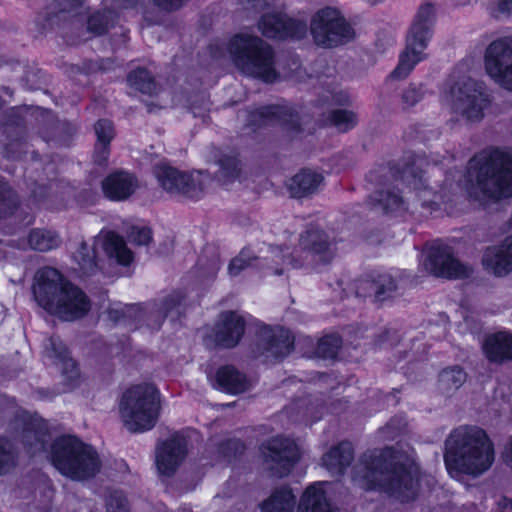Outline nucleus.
<instances>
[{
    "instance_id": "1",
    "label": "nucleus",
    "mask_w": 512,
    "mask_h": 512,
    "mask_svg": "<svg viewBox=\"0 0 512 512\" xmlns=\"http://www.w3.org/2000/svg\"><path fill=\"white\" fill-rule=\"evenodd\" d=\"M355 480L365 489H379L401 502L413 499L422 478L413 451L391 449L365 454L356 466Z\"/></svg>"
},
{
    "instance_id": "2",
    "label": "nucleus",
    "mask_w": 512,
    "mask_h": 512,
    "mask_svg": "<svg viewBox=\"0 0 512 512\" xmlns=\"http://www.w3.org/2000/svg\"><path fill=\"white\" fill-rule=\"evenodd\" d=\"M333 257V250L327 242L326 236L319 230H309L298 239V245L290 249L286 247H273L265 255L256 257L250 249H244L231 260L228 272L231 276L239 275L247 267H271L275 273H282L284 268L301 267L305 262L326 263Z\"/></svg>"
},
{
    "instance_id": "3",
    "label": "nucleus",
    "mask_w": 512,
    "mask_h": 512,
    "mask_svg": "<svg viewBox=\"0 0 512 512\" xmlns=\"http://www.w3.org/2000/svg\"><path fill=\"white\" fill-rule=\"evenodd\" d=\"M444 461L449 475L461 481L464 475L478 476L494 461V447L478 427H459L448 437Z\"/></svg>"
},
{
    "instance_id": "4",
    "label": "nucleus",
    "mask_w": 512,
    "mask_h": 512,
    "mask_svg": "<svg viewBox=\"0 0 512 512\" xmlns=\"http://www.w3.org/2000/svg\"><path fill=\"white\" fill-rule=\"evenodd\" d=\"M468 193L487 203L512 196V151H484L470 160Z\"/></svg>"
},
{
    "instance_id": "5",
    "label": "nucleus",
    "mask_w": 512,
    "mask_h": 512,
    "mask_svg": "<svg viewBox=\"0 0 512 512\" xmlns=\"http://www.w3.org/2000/svg\"><path fill=\"white\" fill-rule=\"evenodd\" d=\"M33 292L38 304L63 320H74L89 310L86 295L65 281L54 268L40 269L35 277Z\"/></svg>"
},
{
    "instance_id": "6",
    "label": "nucleus",
    "mask_w": 512,
    "mask_h": 512,
    "mask_svg": "<svg viewBox=\"0 0 512 512\" xmlns=\"http://www.w3.org/2000/svg\"><path fill=\"white\" fill-rule=\"evenodd\" d=\"M54 467L73 480H84L94 476L100 468L96 451L73 436L57 439L50 452Z\"/></svg>"
},
{
    "instance_id": "7",
    "label": "nucleus",
    "mask_w": 512,
    "mask_h": 512,
    "mask_svg": "<svg viewBox=\"0 0 512 512\" xmlns=\"http://www.w3.org/2000/svg\"><path fill=\"white\" fill-rule=\"evenodd\" d=\"M159 410V392L155 386L146 383L128 388L119 405L123 424L132 432H143L154 427Z\"/></svg>"
},
{
    "instance_id": "8",
    "label": "nucleus",
    "mask_w": 512,
    "mask_h": 512,
    "mask_svg": "<svg viewBox=\"0 0 512 512\" xmlns=\"http://www.w3.org/2000/svg\"><path fill=\"white\" fill-rule=\"evenodd\" d=\"M441 102L455 116L469 122L483 118L489 100L480 84L468 76L453 75L445 84Z\"/></svg>"
},
{
    "instance_id": "9",
    "label": "nucleus",
    "mask_w": 512,
    "mask_h": 512,
    "mask_svg": "<svg viewBox=\"0 0 512 512\" xmlns=\"http://www.w3.org/2000/svg\"><path fill=\"white\" fill-rule=\"evenodd\" d=\"M229 51L235 65L244 74L265 82L276 79L272 50L261 39L248 34L237 35L231 40Z\"/></svg>"
},
{
    "instance_id": "10",
    "label": "nucleus",
    "mask_w": 512,
    "mask_h": 512,
    "mask_svg": "<svg viewBox=\"0 0 512 512\" xmlns=\"http://www.w3.org/2000/svg\"><path fill=\"white\" fill-rule=\"evenodd\" d=\"M434 16L435 8L431 4H425L418 10L406 38L405 50L400 55L399 64L392 73L394 78L407 77L414 67L427 57L425 50L431 38L430 26Z\"/></svg>"
},
{
    "instance_id": "11",
    "label": "nucleus",
    "mask_w": 512,
    "mask_h": 512,
    "mask_svg": "<svg viewBox=\"0 0 512 512\" xmlns=\"http://www.w3.org/2000/svg\"><path fill=\"white\" fill-rule=\"evenodd\" d=\"M328 484L316 482L308 486L304 491L296 512H335L326 501V489ZM295 503V496L289 488L275 490L266 499L261 509L263 512H291Z\"/></svg>"
},
{
    "instance_id": "12",
    "label": "nucleus",
    "mask_w": 512,
    "mask_h": 512,
    "mask_svg": "<svg viewBox=\"0 0 512 512\" xmlns=\"http://www.w3.org/2000/svg\"><path fill=\"white\" fill-rule=\"evenodd\" d=\"M310 29L315 43L325 48L338 46L353 37V30L342 13L331 7L313 16Z\"/></svg>"
},
{
    "instance_id": "13",
    "label": "nucleus",
    "mask_w": 512,
    "mask_h": 512,
    "mask_svg": "<svg viewBox=\"0 0 512 512\" xmlns=\"http://www.w3.org/2000/svg\"><path fill=\"white\" fill-rule=\"evenodd\" d=\"M155 176L167 193L189 199H199L210 182L209 176L202 172L184 173L167 165L158 166Z\"/></svg>"
},
{
    "instance_id": "14",
    "label": "nucleus",
    "mask_w": 512,
    "mask_h": 512,
    "mask_svg": "<svg viewBox=\"0 0 512 512\" xmlns=\"http://www.w3.org/2000/svg\"><path fill=\"white\" fill-rule=\"evenodd\" d=\"M101 253L123 266L133 261V253L127 248L123 239L113 232L98 235L91 251L86 244H83L75 258L84 270H88L95 264V260Z\"/></svg>"
},
{
    "instance_id": "15",
    "label": "nucleus",
    "mask_w": 512,
    "mask_h": 512,
    "mask_svg": "<svg viewBox=\"0 0 512 512\" xmlns=\"http://www.w3.org/2000/svg\"><path fill=\"white\" fill-rule=\"evenodd\" d=\"M420 261L427 272L438 277L462 278L469 274V268L454 257L452 249L440 242L426 246Z\"/></svg>"
},
{
    "instance_id": "16",
    "label": "nucleus",
    "mask_w": 512,
    "mask_h": 512,
    "mask_svg": "<svg viewBox=\"0 0 512 512\" xmlns=\"http://www.w3.org/2000/svg\"><path fill=\"white\" fill-rule=\"evenodd\" d=\"M485 68L496 83L512 91V38L498 39L489 45Z\"/></svg>"
},
{
    "instance_id": "17",
    "label": "nucleus",
    "mask_w": 512,
    "mask_h": 512,
    "mask_svg": "<svg viewBox=\"0 0 512 512\" xmlns=\"http://www.w3.org/2000/svg\"><path fill=\"white\" fill-rule=\"evenodd\" d=\"M259 29L268 38H301L306 33V23L286 17L281 11L271 10L263 14Z\"/></svg>"
},
{
    "instance_id": "18",
    "label": "nucleus",
    "mask_w": 512,
    "mask_h": 512,
    "mask_svg": "<svg viewBox=\"0 0 512 512\" xmlns=\"http://www.w3.org/2000/svg\"><path fill=\"white\" fill-rule=\"evenodd\" d=\"M264 454L274 463L270 468L275 471V475L282 477L290 472L298 459L299 449L290 439L275 438L267 444Z\"/></svg>"
},
{
    "instance_id": "19",
    "label": "nucleus",
    "mask_w": 512,
    "mask_h": 512,
    "mask_svg": "<svg viewBox=\"0 0 512 512\" xmlns=\"http://www.w3.org/2000/svg\"><path fill=\"white\" fill-rule=\"evenodd\" d=\"M264 354L267 359L278 360L287 356L293 348V337L289 330L282 327L268 328L261 331Z\"/></svg>"
},
{
    "instance_id": "20",
    "label": "nucleus",
    "mask_w": 512,
    "mask_h": 512,
    "mask_svg": "<svg viewBox=\"0 0 512 512\" xmlns=\"http://www.w3.org/2000/svg\"><path fill=\"white\" fill-rule=\"evenodd\" d=\"M484 267L495 275H503L512 270V235L499 246H491L483 255Z\"/></svg>"
},
{
    "instance_id": "21",
    "label": "nucleus",
    "mask_w": 512,
    "mask_h": 512,
    "mask_svg": "<svg viewBox=\"0 0 512 512\" xmlns=\"http://www.w3.org/2000/svg\"><path fill=\"white\" fill-rule=\"evenodd\" d=\"M138 188L134 175L126 171H117L108 175L102 182L105 196L114 201L125 200Z\"/></svg>"
},
{
    "instance_id": "22",
    "label": "nucleus",
    "mask_w": 512,
    "mask_h": 512,
    "mask_svg": "<svg viewBox=\"0 0 512 512\" xmlns=\"http://www.w3.org/2000/svg\"><path fill=\"white\" fill-rule=\"evenodd\" d=\"M244 319L234 312L223 313L215 335V342L224 347H233L244 333Z\"/></svg>"
},
{
    "instance_id": "23",
    "label": "nucleus",
    "mask_w": 512,
    "mask_h": 512,
    "mask_svg": "<svg viewBox=\"0 0 512 512\" xmlns=\"http://www.w3.org/2000/svg\"><path fill=\"white\" fill-rule=\"evenodd\" d=\"M185 456L184 446L176 441H167L157 450L156 465L159 473L170 475Z\"/></svg>"
},
{
    "instance_id": "24",
    "label": "nucleus",
    "mask_w": 512,
    "mask_h": 512,
    "mask_svg": "<svg viewBox=\"0 0 512 512\" xmlns=\"http://www.w3.org/2000/svg\"><path fill=\"white\" fill-rule=\"evenodd\" d=\"M483 349L491 361L512 359V333L503 331L488 336Z\"/></svg>"
},
{
    "instance_id": "25",
    "label": "nucleus",
    "mask_w": 512,
    "mask_h": 512,
    "mask_svg": "<svg viewBox=\"0 0 512 512\" xmlns=\"http://www.w3.org/2000/svg\"><path fill=\"white\" fill-rule=\"evenodd\" d=\"M215 385L219 390L231 394L243 392L247 388L245 377L230 366L217 371Z\"/></svg>"
},
{
    "instance_id": "26",
    "label": "nucleus",
    "mask_w": 512,
    "mask_h": 512,
    "mask_svg": "<svg viewBox=\"0 0 512 512\" xmlns=\"http://www.w3.org/2000/svg\"><path fill=\"white\" fill-rule=\"evenodd\" d=\"M321 174L311 170H303L291 178L287 184L294 197H302L313 192L322 182Z\"/></svg>"
},
{
    "instance_id": "27",
    "label": "nucleus",
    "mask_w": 512,
    "mask_h": 512,
    "mask_svg": "<svg viewBox=\"0 0 512 512\" xmlns=\"http://www.w3.org/2000/svg\"><path fill=\"white\" fill-rule=\"evenodd\" d=\"M352 459L350 443H341L323 457V465L332 473H341Z\"/></svg>"
},
{
    "instance_id": "28",
    "label": "nucleus",
    "mask_w": 512,
    "mask_h": 512,
    "mask_svg": "<svg viewBox=\"0 0 512 512\" xmlns=\"http://www.w3.org/2000/svg\"><path fill=\"white\" fill-rule=\"evenodd\" d=\"M95 133L97 136V143L95 146L96 160L98 162H103L108 157V146L114 135L112 123L107 120L97 122L95 125Z\"/></svg>"
},
{
    "instance_id": "29",
    "label": "nucleus",
    "mask_w": 512,
    "mask_h": 512,
    "mask_svg": "<svg viewBox=\"0 0 512 512\" xmlns=\"http://www.w3.org/2000/svg\"><path fill=\"white\" fill-rule=\"evenodd\" d=\"M60 243L58 235L50 230H33L30 232L27 245L34 250L48 251L56 248Z\"/></svg>"
},
{
    "instance_id": "30",
    "label": "nucleus",
    "mask_w": 512,
    "mask_h": 512,
    "mask_svg": "<svg viewBox=\"0 0 512 512\" xmlns=\"http://www.w3.org/2000/svg\"><path fill=\"white\" fill-rule=\"evenodd\" d=\"M465 379L466 374L462 369L458 367L445 369L440 373L439 387L443 392L448 393L458 389L464 383Z\"/></svg>"
},
{
    "instance_id": "31",
    "label": "nucleus",
    "mask_w": 512,
    "mask_h": 512,
    "mask_svg": "<svg viewBox=\"0 0 512 512\" xmlns=\"http://www.w3.org/2000/svg\"><path fill=\"white\" fill-rule=\"evenodd\" d=\"M380 205L387 213L399 215L409 209V205L403 200L398 192H387L381 194Z\"/></svg>"
},
{
    "instance_id": "32",
    "label": "nucleus",
    "mask_w": 512,
    "mask_h": 512,
    "mask_svg": "<svg viewBox=\"0 0 512 512\" xmlns=\"http://www.w3.org/2000/svg\"><path fill=\"white\" fill-rule=\"evenodd\" d=\"M127 81L130 87L142 93L150 94L154 91L155 88L150 74L145 69H139L131 72Z\"/></svg>"
},
{
    "instance_id": "33",
    "label": "nucleus",
    "mask_w": 512,
    "mask_h": 512,
    "mask_svg": "<svg viewBox=\"0 0 512 512\" xmlns=\"http://www.w3.org/2000/svg\"><path fill=\"white\" fill-rule=\"evenodd\" d=\"M357 117L352 111L337 110L331 115V124L340 131H347L354 127Z\"/></svg>"
},
{
    "instance_id": "34",
    "label": "nucleus",
    "mask_w": 512,
    "mask_h": 512,
    "mask_svg": "<svg viewBox=\"0 0 512 512\" xmlns=\"http://www.w3.org/2000/svg\"><path fill=\"white\" fill-rule=\"evenodd\" d=\"M340 344L341 341L338 336H325L318 343L317 353L323 358H333L337 355Z\"/></svg>"
},
{
    "instance_id": "35",
    "label": "nucleus",
    "mask_w": 512,
    "mask_h": 512,
    "mask_svg": "<svg viewBox=\"0 0 512 512\" xmlns=\"http://www.w3.org/2000/svg\"><path fill=\"white\" fill-rule=\"evenodd\" d=\"M15 463V455L9 441L0 439V474L7 472Z\"/></svg>"
},
{
    "instance_id": "36",
    "label": "nucleus",
    "mask_w": 512,
    "mask_h": 512,
    "mask_svg": "<svg viewBox=\"0 0 512 512\" xmlns=\"http://www.w3.org/2000/svg\"><path fill=\"white\" fill-rule=\"evenodd\" d=\"M219 165L221 172L219 178H227L230 180L238 176V162L234 157H226L220 161Z\"/></svg>"
},
{
    "instance_id": "37",
    "label": "nucleus",
    "mask_w": 512,
    "mask_h": 512,
    "mask_svg": "<svg viewBox=\"0 0 512 512\" xmlns=\"http://www.w3.org/2000/svg\"><path fill=\"white\" fill-rule=\"evenodd\" d=\"M39 424L37 423V420H34L33 423L29 424V426L25 429V432L27 435H25V438H28L30 436H33L35 439L34 444H30V449L34 448L35 450L43 449V433L41 430L38 429Z\"/></svg>"
},
{
    "instance_id": "38",
    "label": "nucleus",
    "mask_w": 512,
    "mask_h": 512,
    "mask_svg": "<svg viewBox=\"0 0 512 512\" xmlns=\"http://www.w3.org/2000/svg\"><path fill=\"white\" fill-rule=\"evenodd\" d=\"M130 238L138 245H147L151 240V231L147 227H134L130 233Z\"/></svg>"
},
{
    "instance_id": "39",
    "label": "nucleus",
    "mask_w": 512,
    "mask_h": 512,
    "mask_svg": "<svg viewBox=\"0 0 512 512\" xmlns=\"http://www.w3.org/2000/svg\"><path fill=\"white\" fill-rule=\"evenodd\" d=\"M107 512H128L126 499L121 493H115L110 497Z\"/></svg>"
},
{
    "instance_id": "40",
    "label": "nucleus",
    "mask_w": 512,
    "mask_h": 512,
    "mask_svg": "<svg viewBox=\"0 0 512 512\" xmlns=\"http://www.w3.org/2000/svg\"><path fill=\"white\" fill-rule=\"evenodd\" d=\"M416 196L418 200L421 201V205L423 208H432V204H436L435 198L437 197L435 193L429 188H420L416 192Z\"/></svg>"
},
{
    "instance_id": "41",
    "label": "nucleus",
    "mask_w": 512,
    "mask_h": 512,
    "mask_svg": "<svg viewBox=\"0 0 512 512\" xmlns=\"http://www.w3.org/2000/svg\"><path fill=\"white\" fill-rule=\"evenodd\" d=\"M492 9L497 17L509 15L512 12V0H496Z\"/></svg>"
},
{
    "instance_id": "42",
    "label": "nucleus",
    "mask_w": 512,
    "mask_h": 512,
    "mask_svg": "<svg viewBox=\"0 0 512 512\" xmlns=\"http://www.w3.org/2000/svg\"><path fill=\"white\" fill-rule=\"evenodd\" d=\"M55 363L57 366H59L61 369L65 371L68 369L74 370L76 367L74 361L71 358H69L67 354L64 352H59L55 356Z\"/></svg>"
},
{
    "instance_id": "43",
    "label": "nucleus",
    "mask_w": 512,
    "mask_h": 512,
    "mask_svg": "<svg viewBox=\"0 0 512 512\" xmlns=\"http://www.w3.org/2000/svg\"><path fill=\"white\" fill-rule=\"evenodd\" d=\"M421 97V92L415 86H410L403 94V100L407 105H414Z\"/></svg>"
},
{
    "instance_id": "44",
    "label": "nucleus",
    "mask_w": 512,
    "mask_h": 512,
    "mask_svg": "<svg viewBox=\"0 0 512 512\" xmlns=\"http://www.w3.org/2000/svg\"><path fill=\"white\" fill-rule=\"evenodd\" d=\"M155 3L165 9V10H173L179 8L184 0H154Z\"/></svg>"
},
{
    "instance_id": "45",
    "label": "nucleus",
    "mask_w": 512,
    "mask_h": 512,
    "mask_svg": "<svg viewBox=\"0 0 512 512\" xmlns=\"http://www.w3.org/2000/svg\"><path fill=\"white\" fill-rule=\"evenodd\" d=\"M283 108L281 107H277V106H272V107H267L265 108L262 112H261V115L262 116H265V117H277V118H280L282 113H283Z\"/></svg>"
},
{
    "instance_id": "46",
    "label": "nucleus",
    "mask_w": 512,
    "mask_h": 512,
    "mask_svg": "<svg viewBox=\"0 0 512 512\" xmlns=\"http://www.w3.org/2000/svg\"><path fill=\"white\" fill-rule=\"evenodd\" d=\"M6 186L0 182V216L4 214V208L7 206L6 197L4 195Z\"/></svg>"
},
{
    "instance_id": "47",
    "label": "nucleus",
    "mask_w": 512,
    "mask_h": 512,
    "mask_svg": "<svg viewBox=\"0 0 512 512\" xmlns=\"http://www.w3.org/2000/svg\"><path fill=\"white\" fill-rule=\"evenodd\" d=\"M178 304L179 303L176 298L171 297L164 303L163 309L165 312L170 313L174 308H176V306H178Z\"/></svg>"
},
{
    "instance_id": "48",
    "label": "nucleus",
    "mask_w": 512,
    "mask_h": 512,
    "mask_svg": "<svg viewBox=\"0 0 512 512\" xmlns=\"http://www.w3.org/2000/svg\"><path fill=\"white\" fill-rule=\"evenodd\" d=\"M504 457L507 463L512 466V438L505 448Z\"/></svg>"
},
{
    "instance_id": "49",
    "label": "nucleus",
    "mask_w": 512,
    "mask_h": 512,
    "mask_svg": "<svg viewBox=\"0 0 512 512\" xmlns=\"http://www.w3.org/2000/svg\"><path fill=\"white\" fill-rule=\"evenodd\" d=\"M499 505L501 508H503L505 510H512V500H508L507 498H503L499 502Z\"/></svg>"
},
{
    "instance_id": "50",
    "label": "nucleus",
    "mask_w": 512,
    "mask_h": 512,
    "mask_svg": "<svg viewBox=\"0 0 512 512\" xmlns=\"http://www.w3.org/2000/svg\"><path fill=\"white\" fill-rule=\"evenodd\" d=\"M388 280H389V283H388V290H392L395 288V284L394 282L392 281V279L390 277H387Z\"/></svg>"
},
{
    "instance_id": "51",
    "label": "nucleus",
    "mask_w": 512,
    "mask_h": 512,
    "mask_svg": "<svg viewBox=\"0 0 512 512\" xmlns=\"http://www.w3.org/2000/svg\"><path fill=\"white\" fill-rule=\"evenodd\" d=\"M383 293H384V290H379V291H377V292H376L377 297H378L379 299H381V295H382Z\"/></svg>"
}]
</instances>
